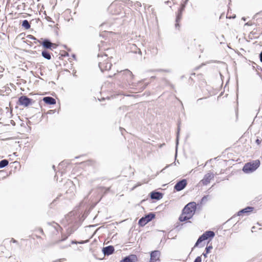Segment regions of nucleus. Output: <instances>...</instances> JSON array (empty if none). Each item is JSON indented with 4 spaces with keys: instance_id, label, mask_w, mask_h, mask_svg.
Masks as SVG:
<instances>
[{
    "instance_id": "f257e3e1",
    "label": "nucleus",
    "mask_w": 262,
    "mask_h": 262,
    "mask_svg": "<svg viewBox=\"0 0 262 262\" xmlns=\"http://www.w3.org/2000/svg\"><path fill=\"white\" fill-rule=\"evenodd\" d=\"M66 218L67 221H68L69 222V224L70 225L67 230L68 235L62 234L61 238L55 242L53 243L54 245L58 244L60 242L66 240L68 237L75 231H76L81 225L80 216L77 214L75 215V212H70Z\"/></svg>"
},
{
    "instance_id": "f03ea898",
    "label": "nucleus",
    "mask_w": 262,
    "mask_h": 262,
    "mask_svg": "<svg viewBox=\"0 0 262 262\" xmlns=\"http://www.w3.org/2000/svg\"><path fill=\"white\" fill-rule=\"evenodd\" d=\"M260 165V161L256 160L247 163L243 167V171L246 173L254 171Z\"/></svg>"
},
{
    "instance_id": "7ed1b4c3",
    "label": "nucleus",
    "mask_w": 262,
    "mask_h": 262,
    "mask_svg": "<svg viewBox=\"0 0 262 262\" xmlns=\"http://www.w3.org/2000/svg\"><path fill=\"white\" fill-rule=\"evenodd\" d=\"M214 236L215 233L213 231L211 230L205 231L204 233L199 236L196 243H195L194 248L199 246L200 244L205 240L212 239L214 237Z\"/></svg>"
},
{
    "instance_id": "20e7f679",
    "label": "nucleus",
    "mask_w": 262,
    "mask_h": 262,
    "mask_svg": "<svg viewBox=\"0 0 262 262\" xmlns=\"http://www.w3.org/2000/svg\"><path fill=\"white\" fill-rule=\"evenodd\" d=\"M197 204L194 202H191L185 206L182 210L183 214H187L188 215L193 216L196 211Z\"/></svg>"
},
{
    "instance_id": "39448f33",
    "label": "nucleus",
    "mask_w": 262,
    "mask_h": 262,
    "mask_svg": "<svg viewBox=\"0 0 262 262\" xmlns=\"http://www.w3.org/2000/svg\"><path fill=\"white\" fill-rule=\"evenodd\" d=\"M156 214L154 212H149L142 217L138 222V225L141 227L144 226L148 222L155 218Z\"/></svg>"
},
{
    "instance_id": "423d86ee",
    "label": "nucleus",
    "mask_w": 262,
    "mask_h": 262,
    "mask_svg": "<svg viewBox=\"0 0 262 262\" xmlns=\"http://www.w3.org/2000/svg\"><path fill=\"white\" fill-rule=\"evenodd\" d=\"M34 102L32 99L27 96L22 95L18 98L17 104L24 107H28Z\"/></svg>"
},
{
    "instance_id": "0eeeda50",
    "label": "nucleus",
    "mask_w": 262,
    "mask_h": 262,
    "mask_svg": "<svg viewBox=\"0 0 262 262\" xmlns=\"http://www.w3.org/2000/svg\"><path fill=\"white\" fill-rule=\"evenodd\" d=\"M186 4L187 3H186L185 2L181 4L180 7L178 9L176 18L175 27L176 29H179L180 27L179 22L180 21L182 18V13L186 7Z\"/></svg>"
},
{
    "instance_id": "6e6552de",
    "label": "nucleus",
    "mask_w": 262,
    "mask_h": 262,
    "mask_svg": "<svg viewBox=\"0 0 262 262\" xmlns=\"http://www.w3.org/2000/svg\"><path fill=\"white\" fill-rule=\"evenodd\" d=\"M187 185V181L185 179H183L178 181L174 186V190L177 191H180L183 190Z\"/></svg>"
},
{
    "instance_id": "1a4fd4ad",
    "label": "nucleus",
    "mask_w": 262,
    "mask_h": 262,
    "mask_svg": "<svg viewBox=\"0 0 262 262\" xmlns=\"http://www.w3.org/2000/svg\"><path fill=\"white\" fill-rule=\"evenodd\" d=\"M37 42L42 45L45 50H52V42L48 38H41V40H37Z\"/></svg>"
},
{
    "instance_id": "9d476101",
    "label": "nucleus",
    "mask_w": 262,
    "mask_h": 262,
    "mask_svg": "<svg viewBox=\"0 0 262 262\" xmlns=\"http://www.w3.org/2000/svg\"><path fill=\"white\" fill-rule=\"evenodd\" d=\"M98 66L101 71L103 72L104 71H108L110 70L112 64L107 59L104 60L103 61H99Z\"/></svg>"
},
{
    "instance_id": "9b49d317",
    "label": "nucleus",
    "mask_w": 262,
    "mask_h": 262,
    "mask_svg": "<svg viewBox=\"0 0 262 262\" xmlns=\"http://www.w3.org/2000/svg\"><path fill=\"white\" fill-rule=\"evenodd\" d=\"M161 253L159 250H154L150 252V260L149 262H159L160 259Z\"/></svg>"
},
{
    "instance_id": "f8f14e48",
    "label": "nucleus",
    "mask_w": 262,
    "mask_h": 262,
    "mask_svg": "<svg viewBox=\"0 0 262 262\" xmlns=\"http://www.w3.org/2000/svg\"><path fill=\"white\" fill-rule=\"evenodd\" d=\"M120 73L124 77L125 79L129 83L131 82L134 78V75L132 72L128 69L122 71Z\"/></svg>"
},
{
    "instance_id": "ddd939ff",
    "label": "nucleus",
    "mask_w": 262,
    "mask_h": 262,
    "mask_svg": "<svg viewBox=\"0 0 262 262\" xmlns=\"http://www.w3.org/2000/svg\"><path fill=\"white\" fill-rule=\"evenodd\" d=\"M138 257L136 254H130L123 257L120 262H137Z\"/></svg>"
},
{
    "instance_id": "4468645a",
    "label": "nucleus",
    "mask_w": 262,
    "mask_h": 262,
    "mask_svg": "<svg viewBox=\"0 0 262 262\" xmlns=\"http://www.w3.org/2000/svg\"><path fill=\"white\" fill-rule=\"evenodd\" d=\"M102 251L104 255L109 256L114 253L115 252V248L113 246H107L103 247Z\"/></svg>"
},
{
    "instance_id": "2eb2a0df",
    "label": "nucleus",
    "mask_w": 262,
    "mask_h": 262,
    "mask_svg": "<svg viewBox=\"0 0 262 262\" xmlns=\"http://www.w3.org/2000/svg\"><path fill=\"white\" fill-rule=\"evenodd\" d=\"M254 210V207L251 206H247L244 209L240 210L237 213L238 216L243 215V214L248 215L249 213L252 212Z\"/></svg>"
},
{
    "instance_id": "dca6fc26",
    "label": "nucleus",
    "mask_w": 262,
    "mask_h": 262,
    "mask_svg": "<svg viewBox=\"0 0 262 262\" xmlns=\"http://www.w3.org/2000/svg\"><path fill=\"white\" fill-rule=\"evenodd\" d=\"M163 196V194L159 191H152L150 193V197L152 200H159Z\"/></svg>"
},
{
    "instance_id": "f3484780",
    "label": "nucleus",
    "mask_w": 262,
    "mask_h": 262,
    "mask_svg": "<svg viewBox=\"0 0 262 262\" xmlns=\"http://www.w3.org/2000/svg\"><path fill=\"white\" fill-rule=\"evenodd\" d=\"M214 178V174L212 173H207L206 174L203 179L202 180V183L204 185H207L210 182V180Z\"/></svg>"
},
{
    "instance_id": "a211bd4d",
    "label": "nucleus",
    "mask_w": 262,
    "mask_h": 262,
    "mask_svg": "<svg viewBox=\"0 0 262 262\" xmlns=\"http://www.w3.org/2000/svg\"><path fill=\"white\" fill-rule=\"evenodd\" d=\"M42 100L47 104L53 105L56 104V100L50 96L44 97Z\"/></svg>"
},
{
    "instance_id": "6ab92c4d",
    "label": "nucleus",
    "mask_w": 262,
    "mask_h": 262,
    "mask_svg": "<svg viewBox=\"0 0 262 262\" xmlns=\"http://www.w3.org/2000/svg\"><path fill=\"white\" fill-rule=\"evenodd\" d=\"M130 50H131V52L134 53H136V54L138 53L140 55L142 54L141 50L140 49H139L137 47V46L135 44H133L131 45Z\"/></svg>"
},
{
    "instance_id": "aec40b11",
    "label": "nucleus",
    "mask_w": 262,
    "mask_h": 262,
    "mask_svg": "<svg viewBox=\"0 0 262 262\" xmlns=\"http://www.w3.org/2000/svg\"><path fill=\"white\" fill-rule=\"evenodd\" d=\"M192 217H191L190 215H188L187 214H183L180 216L179 218V220L181 222H185L186 221H188V220L191 219Z\"/></svg>"
},
{
    "instance_id": "412c9836",
    "label": "nucleus",
    "mask_w": 262,
    "mask_h": 262,
    "mask_svg": "<svg viewBox=\"0 0 262 262\" xmlns=\"http://www.w3.org/2000/svg\"><path fill=\"white\" fill-rule=\"evenodd\" d=\"M41 56L47 60H50L51 59V54L47 50H43L41 52Z\"/></svg>"
},
{
    "instance_id": "4be33fe9",
    "label": "nucleus",
    "mask_w": 262,
    "mask_h": 262,
    "mask_svg": "<svg viewBox=\"0 0 262 262\" xmlns=\"http://www.w3.org/2000/svg\"><path fill=\"white\" fill-rule=\"evenodd\" d=\"M116 7V5L114 3H112L108 7V10L111 11V13H112L113 14H118L119 13V9L114 11V12L113 11L114 9H115Z\"/></svg>"
},
{
    "instance_id": "5701e85b",
    "label": "nucleus",
    "mask_w": 262,
    "mask_h": 262,
    "mask_svg": "<svg viewBox=\"0 0 262 262\" xmlns=\"http://www.w3.org/2000/svg\"><path fill=\"white\" fill-rule=\"evenodd\" d=\"M21 26L23 27H24L26 30L30 29L31 27L29 22L27 19H25V20H23L22 24H21Z\"/></svg>"
},
{
    "instance_id": "b1692460",
    "label": "nucleus",
    "mask_w": 262,
    "mask_h": 262,
    "mask_svg": "<svg viewBox=\"0 0 262 262\" xmlns=\"http://www.w3.org/2000/svg\"><path fill=\"white\" fill-rule=\"evenodd\" d=\"M9 164V161L7 159H3L0 161V169L6 167Z\"/></svg>"
},
{
    "instance_id": "393cba45",
    "label": "nucleus",
    "mask_w": 262,
    "mask_h": 262,
    "mask_svg": "<svg viewBox=\"0 0 262 262\" xmlns=\"http://www.w3.org/2000/svg\"><path fill=\"white\" fill-rule=\"evenodd\" d=\"M98 189L101 190V191L104 190L103 194H105L110 190V187L106 188L103 186H98Z\"/></svg>"
},
{
    "instance_id": "a878e982",
    "label": "nucleus",
    "mask_w": 262,
    "mask_h": 262,
    "mask_svg": "<svg viewBox=\"0 0 262 262\" xmlns=\"http://www.w3.org/2000/svg\"><path fill=\"white\" fill-rule=\"evenodd\" d=\"M89 242L88 240H86V241H79V242H77L75 240H72L71 241V244H85V243H86Z\"/></svg>"
},
{
    "instance_id": "bb28decb",
    "label": "nucleus",
    "mask_w": 262,
    "mask_h": 262,
    "mask_svg": "<svg viewBox=\"0 0 262 262\" xmlns=\"http://www.w3.org/2000/svg\"><path fill=\"white\" fill-rule=\"evenodd\" d=\"M180 130V123L178 125L177 132V141H176V146H177L179 143V136Z\"/></svg>"
},
{
    "instance_id": "cd10ccee",
    "label": "nucleus",
    "mask_w": 262,
    "mask_h": 262,
    "mask_svg": "<svg viewBox=\"0 0 262 262\" xmlns=\"http://www.w3.org/2000/svg\"><path fill=\"white\" fill-rule=\"evenodd\" d=\"M108 33H109V32L104 30V31H102V32H101L100 33L99 35L100 37H102V38H105L106 37V34H107Z\"/></svg>"
},
{
    "instance_id": "c85d7f7f",
    "label": "nucleus",
    "mask_w": 262,
    "mask_h": 262,
    "mask_svg": "<svg viewBox=\"0 0 262 262\" xmlns=\"http://www.w3.org/2000/svg\"><path fill=\"white\" fill-rule=\"evenodd\" d=\"M213 248L212 245L207 246L206 248L205 251L207 253H209L210 250Z\"/></svg>"
},
{
    "instance_id": "c756f323",
    "label": "nucleus",
    "mask_w": 262,
    "mask_h": 262,
    "mask_svg": "<svg viewBox=\"0 0 262 262\" xmlns=\"http://www.w3.org/2000/svg\"><path fill=\"white\" fill-rule=\"evenodd\" d=\"M207 195H204L200 201V204H204L207 201Z\"/></svg>"
},
{
    "instance_id": "7c9ffc66",
    "label": "nucleus",
    "mask_w": 262,
    "mask_h": 262,
    "mask_svg": "<svg viewBox=\"0 0 262 262\" xmlns=\"http://www.w3.org/2000/svg\"><path fill=\"white\" fill-rule=\"evenodd\" d=\"M193 262H202V257L201 256H197Z\"/></svg>"
},
{
    "instance_id": "2f4dec72",
    "label": "nucleus",
    "mask_w": 262,
    "mask_h": 262,
    "mask_svg": "<svg viewBox=\"0 0 262 262\" xmlns=\"http://www.w3.org/2000/svg\"><path fill=\"white\" fill-rule=\"evenodd\" d=\"M54 228L57 232H58V230H62V228L57 224H56V226H54Z\"/></svg>"
},
{
    "instance_id": "473e14b6",
    "label": "nucleus",
    "mask_w": 262,
    "mask_h": 262,
    "mask_svg": "<svg viewBox=\"0 0 262 262\" xmlns=\"http://www.w3.org/2000/svg\"><path fill=\"white\" fill-rule=\"evenodd\" d=\"M27 37L32 40H36L37 41L38 40L36 37L32 35H27Z\"/></svg>"
},
{
    "instance_id": "72a5a7b5",
    "label": "nucleus",
    "mask_w": 262,
    "mask_h": 262,
    "mask_svg": "<svg viewBox=\"0 0 262 262\" xmlns=\"http://www.w3.org/2000/svg\"><path fill=\"white\" fill-rule=\"evenodd\" d=\"M134 6H135V7H141V3L139 2H136V3H135L134 4Z\"/></svg>"
},
{
    "instance_id": "f704fd0d",
    "label": "nucleus",
    "mask_w": 262,
    "mask_h": 262,
    "mask_svg": "<svg viewBox=\"0 0 262 262\" xmlns=\"http://www.w3.org/2000/svg\"><path fill=\"white\" fill-rule=\"evenodd\" d=\"M159 72H170V71L169 70H163V69H158L157 70Z\"/></svg>"
},
{
    "instance_id": "c9c22d12",
    "label": "nucleus",
    "mask_w": 262,
    "mask_h": 262,
    "mask_svg": "<svg viewBox=\"0 0 262 262\" xmlns=\"http://www.w3.org/2000/svg\"><path fill=\"white\" fill-rule=\"evenodd\" d=\"M71 246V244H67V245H64V246H60V248L61 249H64V248H67L69 247H70Z\"/></svg>"
},
{
    "instance_id": "e433bc0d",
    "label": "nucleus",
    "mask_w": 262,
    "mask_h": 262,
    "mask_svg": "<svg viewBox=\"0 0 262 262\" xmlns=\"http://www.w3.org/2000/svg\"><path fill=\"white\" fill-rule=\"evenodd\" d=\"M258 15H262V11L261 12H259L258 13H257L255 15H254L253 17V19H255L256 16Z\"/></svg>"
},
{
    "instance_id": "4c0bfd02",
    "label": "nucleus",
    "mask_w": 262,
    "mask_h": 262,
    "mask_svg": "<svg viewBox=\"0 0 262 262\" xmlns=\"http://www.w3.org/2000/svg\"><path fill=\"white\" fill-rule=\"evenodd\" d=\"M152 53L155 54H157L158 53V49L157 48H152Z\"/></svg>"
},
{
    "instance_id": "58836bf2",
    "label": "nucleus",
    "mask_w": 262,
    "mask_h": 262,
    "mask_svg": "<svg viewBox=\"0 0 262 262\" xmlns=\"http://www.w3.org/2000/svg\"><path fill=\"white\" fill-rule=\"evenodd\" d=\"M259 60L261 62H262V51L260 52L259 55Z\"/></svg>"
},
{
    "instance_id": "ea45409f",
    "label": "nucleus",
    "mask_w": 262,
    "mask_h": 262,
    "mask_svg": "<svg viewBox=\"0 0 262 262\" xmlns=\"http://www.w3.org/2000/svg\"><path fill=\"white\" fill-rule=\"evenodd\" d=\"M105 23H103L101 24V25L100 26V28H101V30H102L103 29V28L105 26Z\"/></svg>"
},
{
    "instance_id": "a19ab883",
    "label": "nucleus",
    "mask_w": 262,
    "mask_h": 262,
    "mask_svg": "<svg viewBox=\"0 0 262 262\" xmlns=\"http://www.w3.org/2000/svg\"><path fill=\"white\" fill-rule=\"evenodd\" d=\"M52 45H53V46L52 47V50H52L54 49H56L57 48V45L56 44H55V43H52Z\"/></svg>"
},
{
    "instance_id": "79ce46f5",
    "label": "nucleus",
    "mask_w": 262,
    "mask_h": 262,
    "mask_svg": "<svg viewBox=\"0 0 262 262\" xmlns=\"http://www.w3.org/2000/svg\"><path fill=\"white\" fill-rule=\"evenodd\" d=\"M208 253H207L205 251V252L203 253L202 254V255L205 257V258H206L207 257V254Z\"/></svg>"
},
{
    "instance_id": "37998d69",
    "label": "nucleus",
    "mask_w": 262,
    "mask_h": 262,
    "mask_svg": "<svg viewBox=\"0 0 262 262\" xmlns=\"http://www.w3.org/2000/svg\"><path fill=\"white\" fill-rule=\"evenodd\" d=\"M252 25V23L251 21H248L245 24V25L247 26H251Z\"/></svg>"
},
{
    "instance_id": "c03bdc74",
    "label": "nucleus",
    "mask_w": 262,
    "mask_h": 262,
    "mask_svg": "<svg viewBox=\"0 0 262 262\" xmlns=\"http://www.w3.org/2000/svg\"><path fill=\"white\" fill-rule=\"evenodd\" d=\"M255 142L257 144H259L261 142L260 140L258 139H257L255 141Z\"/></svg>"
},
{
    "instance_id": "a18cd8bd",
    "label": "nucleus",
    "mask_w": 262,
    "mask_h": 262,
    "mask_svg": "<svg viewBox=\"0 0 262 262\" xmlns=\"http://www.w3.org/2000/svg\"><path fill=\"white\" fill-rule=\"evenodd\" d=\"M146 86H147V84H144V85H143L142 86V88H141V90H143L144 89H145L146 88Z\"/></svg>"
},
{
    "instance_id": "49530a36",
    "label": "nucleus",
    "mask_w": 262,
    "mask_h": 262,
    "mask_svg": "<svg viewBox=\"0 0 262 262\" xmlns=\"http://www.w3.org/2000/svg\"><path fill=\"white\" fill-rule=\"evenodd\" d=\"M11 242H12L14 243H18L17 241L16 240L14 239V238H12Z\"/></svg>"
},
{
    "instance_id": "de8ad7c7",
    "label": "nucleus",
    "mask_w": 262,
    "mask_h": 262,
    "mask_svg": "<svg viewBox=\"0 0 262 262\" xmlns=\"http://www.w3.org/2000/svg\"><path fill=\"white\" fill-rule=\"evenodd\" d=\"M120 130L121 132L122 135H123V131L125 130V129L122 127H120Z\"/></svg>"
},
{
    "instance_id": "09e8293b",
    "label": "nucleus",
    "mask_w": 262,
    "mask_h": 262,
    "mask_svg": "<svg viewBox=\"0 0 262 262\" xmlns=\"http://www.w3.org/2000/svg\"><path fill=\"white\" fill-rule=\"evenodd\" d=\"M1 21H2V23L0 22V25L1 24L2 27L5 23L4 19L2 20Z\"/></svg>"
},
{
    "instance_id": "8fccbe9b",
    "label": "nucleus",
    "mask_w": 262,
    "mask_h": 262,
    "mask_svg": "<svg viewBox=\"0 0 262 262\" xmlns=\"http://www.w3.org/2000/svg\"><path fill=\"white\" fill-rule=\"evenodd\" d=\"M172 164H176L175 162L171 164V165H172ZM170 165H171V164H170ZM169 166H170V165H168V166H166L164 169H163L162 170V171H163L165 169H166V168L167 167H168Z\"/></svg>"
},
{
    "instance_id": "3c124183",
    "label": "nucleus",
    "mask_w": 262,
    "mask_h": 262,
    "mask_svg": "<svg viewBox=\"0 0 262 262\" xmlns=\"http://www.w3.org/2000/svg\"><path fill=\"white\" fill-rule=\"evenodd\" d=\"M39 231L42 234H44V232L42 228L39 229Z\"/></svg>"
},
{
    "instance_id": "603ef678",
    "label": "nucleus",
    "mask_w": 262,
    "mask_h": 262,
    "mask_svg": "<svg viewBox=\"0 0 262 262\" xmlns=\"http://www.w3.org/2000/svg\"><path fill=\"white\" fill-rule=\"evenodd\" d=\"M63 47H64V49H67L68 51H70L71 50L70 49H68V47H67V46L66 45H64Z\"/></svg>"
},
{
    "instance_id": "864d4df0",
    "label": "nucleus",
    "mask_w": 262,
    "mask_h": 262,
    "mask_svg": "<svg viewBox=\"0 0 262 262\" xmlns=\"http://www.w3.org/2000/svg\"><path fill=\"white\" fill-rule=\"evenodd\" d=\"M72 57H73L75 60H76V55H75V54H72Z\"/></svg>"
},
{
    "instance_id": "5fc2aeb1",
    "label": "nucleus",
    "mask_w": 262,
    "mask_h": 262,
    "mask_svg": "<svg viewBox=\"0 0 262 262\" xmlns=\"http://www.w3.org/2000/svg\"><path fill=\"white\" fill-rule=\"evenodd\" d=\"M69 54L68 53H66L64 55V56H69Z\"/></svg>"
},
{
    "instance_id": "6e6d98bb",
    "label": "nucleus",
    "mask_w": 262,
    "mask_h": 262,
    "mask_svg": "<svg viewBox=\"0 0 262 262\" xmlns=\"http://www.w3.org/2000/svg\"><path fill=\"white\" fill-rule=\"evenodd\" d=\"M132 3H133V2H129H129H128V4H132Z\"/></svg>"
},
{
    "instance_id": "4d7b16f0",
    "label": "nucleus",
    "mask_w": 262,
    "mask_h": 262,
    "mask_svg": "<svg viewBox=\"0 0 262 262\" xmlns=\"http://www.w3.org/2000/svg\"><path fill=\"white\" fill-rule=\"evenodd\" d=\"M139 84H142L143 83H142V82L141 81H140V82H139Z\"/></svg>"
},
{
    "instance_id": "13d9d810",
    "label": "nucleus",
    "mask_w": 262,
    "mask_h": 262,
    "mask_svg": "<svg viewBox=\"0 0 262 262\" xmlns=\"http://www.w3.org/2000/svg\"><path fill=\"white\" fill-rule=\"evenodd\" d=\"M188 1H189V0H185V2L186 3H187V2H188Z\"/></svg>"
},
{
    "instance_id": "bf43d9fd",
    "label": "nucleus",
    "mask_w": 262,
    "mask_h": 262,
    "mask_svg": "<svg viewBox=\"0 0 262 262\" xmlns=\"http://www.w3.org/2000/svg\"><path fill=\"white\" fill-rule=\"evenodd\" d=\"M169 3H170V2H169V1H167V2H165V3H166V4H169Z\"/></svg>"
},
{
    "instance_id": "052dcab7",
    "label": "nucleus",
    "mask_w": 262,
    "mask_h": 262,
    "mask_svg": "<svg viewBox=\"0 0 262 262\" xmlns=\"http://www.w3.org/2000/svg\"><path fill=\"white\" fill-rule=\"evenodd\" d=\"M104 56L105 57H107V55L106 54H105L104 55Z\"/></svg>"
},
{
    "instance_id": "680f3d73",
    "label": "nucleus",
    "mask_w": 262,
    "mask_h": 262,
    "mask_svg": "<svg viewBox=\"0 0 262 262\" xmlns=\"http://www.w3.org/2000/svg\"><path fill=\"white\" fill-rule=\"evenodd\" d=\"M191 75H192V76H194V75H195V73H192V74H191Z\"/></svg>"
},
{
    "instance_id": "e2e57ef3",
    "label": "nucleus",
    "mask_w": 262,
    "mask_h": 262,
    "mask_svg": "<svg viewBox=\"0 0 262 262\" xmlns=\"http://www.w3.org/2000/svg\"><path fill=\"white\" fill-rule=\"evenodd\" d=\"M53 168L55 169V166L54 165H53Z\"/></svg>"
},
{
    "instance_id": "0e129e2a",
    "label": "nucleus",
    "mask_w": 262,
    "mask_h": 262,
    "mask_svg": "<svg viewBox=\"0 0 262 262\" xmlns=\"http://www.w3.org/2000/svg\"><path fill=\"white\" fill-rule=\"evenodd\" d=\"M55 201H56V200H54L53 201L52 203L53 204Z\"/></svg>"
},
{
    "instance_id": "69168bd1",
    "label": "nucleus",
    "mask_w": 262,
    "mask_h": 262,
    "mask_svg": "<svg viewBox=\"0 0 262 262\" xmlns=\"http://www.w3.org/2000/svg\"><path fill=\"white\" fill-rule=\"evenodd\" d=\"M98 57H100V54H99L98 55Z\"/></svg>"
},
{
    "instance_id": "338daca9",
    "label": "nucleus",
    "mask_w": 262,
    "mask_h": 262,
    "mask_svg": "<svg viewBox=\"0 0 262 262\" xmlns=\"http://www.w3.org/2000/svg\"><path fill=\"white\" fill-rule=\"evenodd\" d=\"M92 190H91L90 191V192L89 194H90V193H91L92 192Z\"/></svg>"
},
{
    "instance_id": "774afa93",
    "label": "nucleus",
    "mask_w": 262,
    "mask_h": 262,
    "mask_svg": "<svg viewBox=\"0 0 262 262\" xmlns=\"http://www.w3.org/2000/svg\"><path fill=\"white\" fill-rule=\"evenodd\" d=\"M201 99H202V98H201V99H198V101H199V100H201Z\"/></svg>"
}]
</instances>
